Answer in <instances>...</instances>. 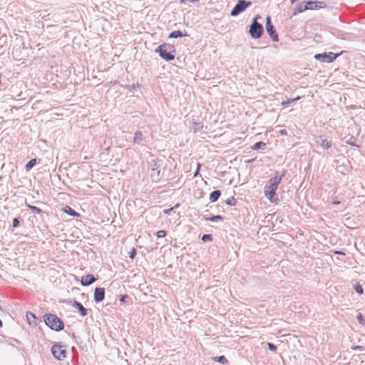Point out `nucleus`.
I'll return each instance as SVG.
<instances>
[{"label":"nucleus","instance_id":"f257e3e1","mask_svg":"<svg viewBox=\"0 0 365 365\" xmlns=\"http://www.w3.org/2000/svg\"><path fill=\"white\" fill-rule=\"evenodd\" d=\"M285 173L286 171L284 170L282 175H278V172H276L275 175L269 180L264 187V195L271 202L277 203L279 201L278 197L276 196V190L282 178L285 176Z\"/></svg>","mask_w":365,"mask_h":365},{"label":"nucleus","instance_id":"f03ea898","mask_svg":"<svg viewBox=\"0 0 365 365\" xmlns=\"http://www.w3.org/2000/svg\"><path fill=\"white\" fill-rule=\"evenodd\" d=\"M327 7V4L324 1H304L299 2L294 9L293 15L302 13L307 10H318Z\"/></svg>","mask_w":365,"mask_h":365},{"label":"nucleus","instance_id":"7ed1b4c3","mask_svg":"<svg viewBox=\"0 0 365 365\" xmlns=\"http://www.w3.org/2000/svg\"><path fill=\"white\" fill-rule=\"evenodd\" d=\"M155 52L158 53L162 59L171 61L175 59L176 48L172 44L163 43L155 48Z\"/></svg>","mask_w":365,"mask_h":365},{"label":"nucleus","instance_id":"20e7f679","mask_svg":"<svg viewBox=\"0 0 365 365\" xmlns=\"http://www.w3.org/2000/svg\"><path fill=\"white\" fill-rule=\"evenodd\" d=\"M45 324L52 330L59 331L63 329L64 323L56 314H46L43 316Z\"/></svg>","mask_w":365,"mask_h":365},{"label":"nucleus","instance_id":"39448f33","mask_svg":"<svg viewBox=\"0 0 365 365\" xmlns=\"http://www.w3.org/2000/svg\"><path fill=\"white\" fill-rule=\"evenodd\" d=\"M258 19H261V16L257 15L250 25L249 34L254 39L259 38L264 34V28L262 25L257 21Z\"/></svg>","mask_w":365,"mask_h":365},{"label":"nucleus","instance_id":"423d86ee","mask_svg":"<svg viewBox=\"0 0 365 365\" xmlns=\"http://www.w3.org/2000/svg\"><path fill=\"white\" fill-rule=\"evenodd\" d=\"M341 54V53H334L333 52H324L315 54L314 58L320 62L330 63L335 61Z\"/></svg>","mask_w":365,"mask_h":365},{"label":"nucleus","instance_id":"0eeeda50","mask_svg":"<svg viewBox=\"0 0 365 365\" xmlns=\"http://www.w3.org/2000/svg\"><path fill=\"white\" fill-rule=\"evenodd\" d=\"M252 5V1H246V0H238L234 8L232 9L230 12V15L232 16H236L239 15L240 13L243 12Z\"/></svg>","mask_w":365,"mask_h":365},{"label":"nucleus","instance_id":"6e6552de","mask_svg":"<svg viewBox=\"0 0 365 365\" xmlns=\"http://www.w3.org/2000/svg\"><path fill=\"white\" fill-rule=\"evenodd\" d=\"M265 29L271 39L274 42H277L279 41L278 34L274 25L272 23V19L269 16H267L266 18Z\"/></svg>","mask_w":365,"mask_h":365},{"label":"nucleus","instance_id":"1a4fd4ad","mask_svg":"<svg viewBox=\"0 0 365 365\" xmlns=\"http://www.w3.org/2000/svg\"><path fill=\"white\" fill-rule=\"evenodd\" d=\"M51 352L53 356L58 360H63L66 357V349H63L60 345L54 344L51 347Z\"/></svg>","mask_w":365,"mask_h":365},{"label":"nucleus","instance_id":"9d476101","mask_svg":"<svg viewBox=\"0 0 365 365\" xmlns=\"http://www.w3.org/2000/svg\"><path fill=\"white\" fill-rule=\"evenodd\" d=\"M315 143L317 145L324 149H328L331 147V143L328 140L324 135H318L315 137Z\"/></svg>","mask_w":365,"mask_h":365},{"label":"nucleus","instance_id":"9b49d317","mask_svg":"<svg viewBox=\"0 0 365 365\" xmlns=\"http://www.w3.org/2000/svg\"><path fill=\"white\" fill-rule=\"evenodd\" d=\"M71 306L78 309L81 317H86L88 314V309L85 308L83 304L76 300H73L71 302Z\"/></svg>","mask_w":365,"mask_h":365},{"label":"nucleus","instance_id":"f8f14e48","mask_svg":"<svg viewBox=\"0 0 365 365\" xmlns=\"http://www.w3.org/2000/svg\"><path fill=\"white\" fill-rule=\"evenodd\" d=\"M97 278L93 274H86L81 277V284L83 287H88L95 282Z\"/></svg>","mask_w":365,"mask_h":365},{"label":"nucleus","instance_id":"ddd939ff","mask_svg":"<svg viewBox=\"0 0 365 365\" xmlns=\"http://www.w3.org/2000/svg\"><path fill=\"white\" fill-rule=\"evenodd\" d=\"M94 301L96 303L102 302L105 298V289L103 287H96L94 292Z\"/></svg>","mask_w":365,"mask_h":365},{"label":"nucleus","instance_id":"4468645a","mask_svg":"<svg viewBox=\"0 0 365 365\" xmlns=\"http://www.w3.org/2000/svg\"><path fill=\"white\" fill-rule=\"evenodd\" d=\"M26 319L30 325L36 326L38 324V318L32 312L26 313Z\"/></svg>","mask_w":365,"mask_h":365},{"label":"nucleus","instance_id":"2eb2a0df","mask_svg":"<svg viewBox=\"0 0 365 365\" xmlns=\"http://www.w3.org/2000/svg\"><path fill=\"white\" fill-rule=\"evenodd\" d=\"M187 36L188 35H187V32L182 33L181 31L177 30V31H172L169 34L168 38H180V37H184V36Z\"/></svg>","mask_w":365,"mask_h":365},{"label":"nucleus","instance_id":"dca6fc26","mask_svg":"<svg viewBox=\"0 0 365 365\" xmlns=\"http://www.w3.org/2000/svg\"><path fill=\"white\" fill-rule=\"evenodd\" d=\"M189 128L194 133H197L202 130L203 125L201 123L192 122L190 123Z\"/></svg>","mask_w":365,"mask_h":365},{"label":"nucleus","instance_id":"f3484780","mask_svg":"<svg viewBox=\"0 0 365 365\" xmlns=\"http://www.w3.org/2000/svg\"><path fill=\"white\" fill-rule=\"evenodd\" d=\"M221 195V191L220 190H215L210 194L209 200L211 202L217 201Z\"/></svg>","mask_w":365,"mask_h":365},{"label":"nucleus","instance_id":"a211bd4d","mask_svg":"<svg viewBox=\"0 0 365 365\" xmlns=\"http://www.w3.org/2000/svg\"><path fill=\"white\" fill-rule=\"evenodd\" d=\"M144 138L143 136V133L140 130H137L135 133H134V137H133V142L135 143H138V144H140L141 143L143 140H144Z\"/></svg>","mask_w":365,"mask_h":365},{"label":"nucleus","instance_id":"6ab92c4d","mask_svg":"<svg viewBox=\"0 0 365 365\" xmlns=\"http://www.w3.org/2000/svg\"><path fill=\"white\" fill-rule=\"evenodd\" d=\"M203 218L206 221L210 222H216L217 220L223 221L224 217L222 215H212L211 217H207L206 215H203Z\"/></svg>","mask_w":365,"mask_h":365},{"label":"nucleus","instance_id":"aec40b11","mask_svg":"<svg viewBox=\"0 0 365 365\" xmlns=\"http://www.w3.org/2000/svg\"><path fill=\"white\" fill-rule=\"evenodd\" d=\"M64 212L67 213L70 216L72 217H78L80 216L79 213H78L76 211H75L73 208H71L70 206L66 205L63 208Z\"/></svg>","mask_w":365,"mask_h":365},{"label":"nucleus","instance_id":"412c9836","mask_svg":"<svg viewBox=\"0 0 365 365\" xmlns=\"http://www.w3.org/2000/svg\"><path fill=\"white\" fill-rule=\"evenodd\" d=\"M266 143L262 141H259L255 143L252 147L251 149L252 150H264L266 148Z\"/></svg>","mask_w":365,"mask_h":365},{"label":"nucleus","instance_id":"4be33fe9","mask_svg":"<svg viewBox=\"0 0 365 365\" xmlns=\"http://www.w3.org/2000/svg\"><path fill=\"white\" fill-rule=\"evenodd\" d=\"M212 361L222 364H227L228 363V360L224 355L212 357Z\"/></svg>","mask_w":365,"mask_h":365},{"label":"nucleus","instance_id":"5701e85b","mask_svg":"<svg viewBox=\"0 0 365 365\" xmlns=\"http://www.w3.org/2000/svg\"><path fill=\"white\" fill-rule=\"evenodd\" d=\"M26 206L29 209H30L31 211H33L34 212H36V213H37L38 215H41V214L44 212L41 209H40L39 207H36L34 205H31L26 203Z\"/></svg>","mask_w":365,"mask_h":365},{"label":"nucleus","instance_id":"b1692460","mask_svg":"<svg viewBox=\"0 0 365 365\" xmlns=\"http://www.w3.org/2000/svg\"><path fill=\"white\" fill-rule=\"evenodd\" d=\"M36 164V159L33 158L30 160L26 165H25V169L26 171H29L31 169H32Z\"/></svg>","mask_w":365,"mask_h":365},{"label":"nucleus","instance_id":"393cba45","mask_svg":"<svg viewBox=\"0 0 365 365\" xmlns=\"http://www.w3.org/2000/svg\"><path fill=\"white\" fill-rule=\"evenodd\" d=\"M160 170H158V168L155 172H151L150 177L153 180V181L158 182L160 180Z\"/></svg>","mask_w":365,"mask_h":365},{"label":"nucleus","instance_id":"a878e982","mask_svg":"<svg viewBox=\"0 0 365 365\" xmlns=\"http://www.w3.org/2000/svg\"><path fill=\"white\" fill-rule=\"evenodd\" d=\"M300 98H301L300 96H297L294 98H288L286 101H282V105L286 106L290 104L291 103H293V102H295V101L299 100Z\"/></svg>","mask_w":365,"mask_h":365},{"label":"nucleus","instance_id":"bb28decb","mask_svg":"<svg viewBox=\"0 0 365 365\" xmlns=\"http://www.w3.org/2000/svg\"><path fill=\"white\" fill-rule=\"evenodd\" d=\"M159 166L157 165V162L154 160H152L149 163V168L151 169V172H155Z\"/></svg>","mask_w":365,"mask_h":365},{"label":"nucleus","instance_id":"cd10ccee","mask_svg":"<svg viewBox=\"0 0 365 365\" xmlns=\"http://www.w3.org/2000/svg\"><path fill=\"white\" fill-rule=\"evenodd\" d=\"M236 202H237V200H235V198L233 196L230 197V198H228L225 200V203L230 206H235Z\"/></svg>","mask_w":365,"mask_h":365},{"label":"nucleus","instance_id":"c85d7f7f","mask_svg":"<svg viewBox=\"0 0 365 365\" xmlns=\"http://www.w3.org/2000/svg\"><path fill=\"white\" fill-rule=\"evenodd\" d=\"M356 140V138L355 137H353V136H352V137H351V138H350V139H349V140H348L346 143L348 145H351V146H352V147H357V148H359V145H356V144L355 143Z\"/></svg>","mask_w":365,"mask_h":365},{"label":"nucleus","instance_id":"c756f323","mask_svg":"<svg viewBox=\"0 0 365 365\" xmlns=\"http://www.w3.org/2000/svg\"><path fill=\"white\" fill-rule=\"evenodd\" d=\"M354 289H355L356 292L359 294H362L364 293V289H363L362 286L359 284H355Z\"/></svg>","mask_w":365,"mask_h":365},{"label":"nucleus","instance_id":"7c9ffc66","mask_svg":"<svg viewBox=\"0 0 365 365\" xmlns=\"http://www.w3.org/2000/svg\"><path fill=\"white\" fill-rule=\"evenodd\" d=\"M358 322L361 325H365V319L361 313H359L356 316Z\"/></svg>","mask_w":365,"mask_h":365},{"label":"nucleus","instance_id":"2f4dec72","mask_svg":"<svg viewBox=\"0 0 365 365\" xmlns=\"http://www.w3.org/2000/svg\"><path fill=\"white\" fill-rule=\"evenodd\" d=\"M212 240V236L210 234H205L202 237V240L203 242L211 241Z\"/></svg>","mask_w":365,"mask_h":365},{"label":"nucleus","instance_id":"473e14b6","mask_svg":"<svg viewBox=\"0 0 365 365\" xmlns=\"http://www.w3.org/2000/svg\"><path fill=\"white\" fill-rule=\"evenodd\" d=\"M167 232L165 230H160L159 231H158L156 232V236L158 237V238H161V237H165Z\"/></svg>","mask_w":365,"mask_h":365},{"label":"nucleus","instance_id":"72a5a7b5","mask_svg":"<svg viewBox=\"0 0 365 365\" xmlns=\"http://www.w3.org/2000/svg\"><path fill=\"white\" fill-rule=\"evenodd\" d=\"M267 346H268L269 350L274 351V352L276 351L277 349V346L270 342L267 343Z\"/></svg>","mask_w":365,"mask_h":365},{"label":"nucleus","instance_id":"f704fd0d","mask_svg":"<svg viewBox=\"0 0 365 365\" xmlns=\"http://www.w3.org/2000/svg\"><path fill=\"white\" fill-rule=\"evenodd\" d=\"M179 207V204H176L174 207H170L169 209H167V210H163V212L166 215H170V212L175 209V208H177Z\"/></svg>","mask_w":365,"mask_h":365},{"label":"nucleus","instance_id":"c9c22d12","mask_svg":"<svg viewBox=\"0 0 365 365\" xmlns=\"http://www.w3.org/2000/svg\"><path fill=\"white\" fill-rule=\"evenodd\" d=\"M136 253H137L136 250H135V248L133 247L131 250V251L129 252V257L130 259H133L136 256Z\"/></svg>","mask_w":365,"mask_h":365},{"label":"nucleus","instance_id":"e433bc0d","mask_svg":"<svg viewBox=\"0 0 365 365\" xmlns=\"http://www.w3.org/2000/svg\"><path fill=\"white\" fill-rule=\"evenodd\" d=\"M20 225V221L19 220V218L17 217H15L14 220H13V223H12V226L14 227H18Z\"/></svg>","mask_w":365,"mask_h":365},{"label":"nucleus","instance_id":"4c0bfd02","mask_svg":"<svg viewBox=\"0 0 365 365\" xmlns=\"http://www.w3.org/2000/svg\"><path fill=\"white\" fill-rule=\"evenodd\" d=\"M128 296L127 294L120 295V302H126V299H128Z\"/></svg>","mask_w":365,"mask_h":365},{"label":"nucleus","instance_id":"58836bf2","mask_svg":"<svg viewBox=\"0 0 365 365\" xmlns=\"http://www.w3.org/2000/svg\"><path fill=\"white\" fill-rule=\"evenodd\" d=\"M200 0H188V1L192 2V3H197ZM186 1H187V0H180V4H185Z\"/></svg>","mask_w":365,"mask_h":365},{"label":"nucleus","instance_id":"ea45409f","mask_svg":"<svg viewBox=\"0 0 365 365\" xmlns=\"http://www.w3.org/2000/svg\"><path fill=\"white\" fill-rule=\"evenodd\" d=\"M334 253L339 255H345V253L341 250H335Z\"/></svg>","mask_w":365,"mask_h":365},{"label":"nucleus","instance_id":"a19ab883","mask_svg":"<svg viewBox=\"0 0 365 365\" xmlns=\"http://www.w3.org/2000/svg\"><path fill=\"white\" fill-rule=\"evenodd\" d=\"M200 168V164L197 163V169L194 174V177H196L197 175V174L199 173Z\"/></svg>","mask_w":365,"mask_h":365},{"label":"nucleus","instance_id":"79ce46f5","mask_svg":"<svg viewBox=\"0 0 365 365\" xmlns=\"http://www.w3.org/2000/svg\"><path fill=\"white\" fill-rule=\"evenodd\" d=\"M279 133L282 135H287V131L286 130H279Z\"/></svg>","mask_w":365,"mask_h":365},{"label":"nucleus","instance_id":"37998d69","mask_svg":"<svg viewBox=\"0 0 365 365\" xmlns=\"http://www.w3.org/2000/svg\"><path fill=\"white\" fill-rule=\"evenodd\" d=\"M256 160V158L247 160L245 161L246 163H252Z\"/></svg>","mask_w":365,"mask_h":365},{"label":"nucleus","instance_id":"c03bdc74","mask_svg":"<svg viewBox=\"0 0 365 365\" xmlns=\"http://www.w3.org/2000/svg\"><path fill=\"white\" fill-rule=\"evenodd\" d=\"M333 204H334V205H339V204H340V201H339V200H334V201L333 202Z\"/></svg>","mask_w":365,"mask_h":365},{"label":"nucleus","instance_id":"a18cd8bd","mask_svg":"<svg viewBox=\"0 0 365 365\" xmlns=\"http://www.w3.org/2000/svg\"><path fill=\"white\" fill-rule=\"evenodd\" d=\"M353 349H362V347H361V346H354Z\"/></svg>","mask_w":365,"mask_h":365},{"label":"nucleus","instance_id":"49530a36","mask_svg":"<svg viewBox=\"0 0 365 365\" xmlns=\"http://www.w3.org/2000/svg\"><path fill=\"white\" fill-rule=\"evenodd\" d=\"M3 326V322L0 319V327H1Z\"/></svg>","mask_w":365,"mask_h":365}]
</instances>
